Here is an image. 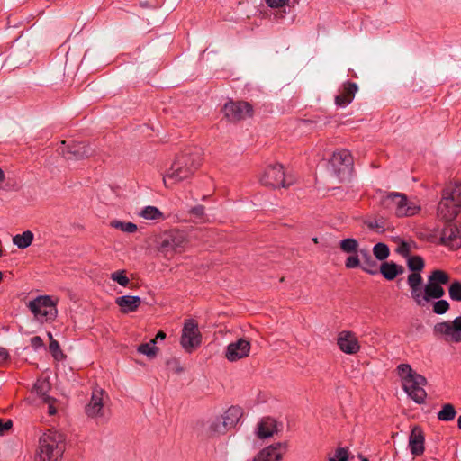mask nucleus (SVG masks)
<instances>
[{
  "instance_id": "53",
  "label": "nucleus",
  "mask_w": 461,
  "mask_h": 461,
  "mask_svg": "<svg viewBox=\"0 0 461 461\" xmlns=\"http://www.w3.org/2000/svg\"><path fill=\"white\" fill-rule=\"evenodd\" d=\"M457 425H458V428L461 429V415L459 416V418L457 420Z\"/></svg>"
},
{
  "instance_id": "28",
  "label": "nucleus",
  "mask_w": 461,
  "mask_h": 461,
  "mask_svg": "<svg viewBox=\"0 0 461 461\" xmlns=\"http://www.w3.org/2000/svg\"><path fill=\"white\" fill-rule=\"evenodd\" d=\"M138 353L153 358L157 356L158 348L156 347V339H151L148 343H142L137 348Z\"/></svg>"
},
{
  "instance_id": "33",
  "label": "nucleus",
  "mask_w": 461,
  "mask_h": 461,
  "mask_svg": "<svg viewBox=\"0 0 461 461\" xmlns=\"http://www.w3.org/2000/svg\"><path fill=\"white\" fill-rule=\"evenodd\" d=\"M110 225L111 227L120 230L121 231L125 233H134L138 230L137 225L131 221H122L114 220L111 221Z\"/></svg>"
},
{
  "instance_id": "58",
  "label": "nucleus",
  "mask_w": 461,
  "mask_h": 461,
  "mask_svg": "<svg viewBox=\"0 0 461 461\" xmlns=\"http://www.w3.org/2000/svg\"><path fill=\"white\" fill-rule=\"evenodd\" d=\"M2 278H3V274H2V272H0V281L2 280Z\"/></svg>"
},
{
  "instance_id": "55",
  "label": "nucleus",
  "mask_w": 461,
  "mask_h": 461,
  "mask_svg": "<svg viewBox=\"0 0 461 461\" xmlns=\"http://www.w3.org/2000/svg\"><path fill=\"white\" fill-rule=\"evenodd\" d=\"M312 241H313V242H315V243H317V242H318L317 238H313V239H312Z\"/></svg>"
},
{
  "instance_id": "15",
  "label": "nucleus",
  "mask_w": 461,
  "mask_h": 461,
  "mask_svg": "<svg viewBox=\"0 0 461 461\" xmlns=\"http://www.w3.org/2000/svg\"><path fill=\"white\" fill-rule=\"evenodd\" d=\"M104 391L100 388L93 390L91 399L86 405V414L92 419H104L105 417V407L104 402Z\"/></svg>"
},
{
  "instance_id": "1",
  "label": "nucleus",
  "mask_w": 461,
  "mask_h": 461,
  "mask_svg": "<svg viewBox=\"0 0 461 461\" xmlns=\"http://www.w3.org/2000/svg\"><path fill=\"white\" fill-rule=\"evenodd\" d=\"M408 267L413 273L407 278L411 289V296L418 306L423 307L430 301L440 299L445 294L442 287L449 281V275L443 270L436 269L428 276L427 284L422 285V276L419 273L424 267V260L420 256H411L407 261Z\"/></svg>"
},
{
  "instance_id": "9",
  "label": "nucleus",
  "mask_w": 461,
  "mask_h": 461,
  "mask_svg": "<svg viewBox=\"0 0 461 461\" xmlns=\"http://www.w3.org/2000/svg\"><path fill=\"white\" fill-rule=\"evenodd\" d=\"M352 166L353 159L349 151L339 149L335 151L329 160L328 170L339 180H343L349 176Z\"/></svg>"
},
{
  "instance_id": "29",
  "label": "nucleus",
  "mask_w": 461,
  "mask_h": 461,
  "mask_svg": "<svg viewBox=\"0 0 461 461\" xmlns=\"http://www.w3.org/2000/svg\"><path fill=\"white\" fill-rule=\"evenodd\" d=\"M50 390V384L46 380H37L33 385L32 392L40 396L43 402H49L50 397L47 395Z\"/></svg>"
},
{
  "instance_id": "46",
  "label": "nucleus",
  "mask_w": 461,
  "mask_h": 461,
  "mask_svg": "<svg viewBox=\"0 0 461 461\" xmlns=\"http://www.w3.org/2000/svg\"><path fill=\"white\" fill-rule=\"evenodd\" d=\"M398 252L402 255H408L410 252V246L406 242H402L398 248Z\"/></svg>"
},
{
  "instance_id": "41",
  "label": "nucleus",
  "mask_w": 461,
  "mask_h": 461,
  "mask_svg": "<svg viewBox=\"0 0 461 461\" xmlns=\"http://www.w3.org/2000/svg\"><path fill=\"white\" fill-rule=\"evenodd\" d=\"M204 212L205 208L203 205H196L189 211V213L197 220H202L204 216Z\"/></svg>"
},
{
  "instance_id": "44",
  "label": "nucleus",
  "mask_w": 461,
  "mask_h": 461,
  "mask_svg": "<svg viewBox=\"0 0 461 461\" xmlns=\"http://www.w3.org/2000/svg\"><path fill=\"white\" fill-rule=\"evenodd\" d=\"M13 426V422L11 420H4L0 419V434L4 435L6 433L9 429H11Z\"/></svg>"
},
{
  "instance_id": "27",
  "label": "nucleus",
  "mask_w": 461,
  "mask_h": 461,
  "mask_svg": "<svg viewBox=\"0 0 461 461\" xmlns=\"http://www.w3.org/2000/svg\"><path fill=\"white\" fill-rule=\"evenodd\" d=\"M380 272L385 279L393 280L402 273V267L393 262H384L380 267Z\"/></svg>"
},
{
  "instance_id": "19",
  "label": "nucleus",
  "mask_w": 461,
  "mask_h": 461,
  "mask_svg": "<svg viewBox=\"0 0 461 461\" xmlns=\"http://www.w3.org/2000/svg\"><path fill=\"white\" fill-rule=\"evenodd\" d=\"M229 429L219 416L211 418L203 427V434L208 438H217L225 435Z\"/></svg>"
},
{
  "instance_id": "7",
  "label": "nucleus",
  "mask_w": 461,
  "mask_h": 461,
  "mask_svg": "<svg viewBox=\"0 0 461 461\" xmlns=\"http://www.w3.org/2000/svg\"><path fill=\"white\" fill-rule=\"evenodd\" d=\"M58 299L50 295H39L27 303L33 319L43 324L53 321L58 315Z\"/></svg>"
},
{
  "instance_id": "31",
  "label": "nucleus",
  "mask_w": 461,
  "mask_h": 461,
  "mask_svg": "<svg viewBox=\"0 0 461 461\" xmlns=\"http://www.w3.org/2000/svg\"><path fill=\"white\" fill-rule=\"evenodd\" d=\"M140 216L144 218L145 220H161L163 219V213L160 210L155 206H146L140 212Z\"/></svg>"
},
{
  "instance_id": "52",
  "label": "nucleus",
  "mask_w": 461,
  "mask_h": 461,
  "mask_svg": "<svg viewBox=\"0 0 461 461\" xmlns=\"http://www.w3.org/2000/svg\"><path fill=\"white\" fill-rule=\"evenodd\" d=\"M47 336H48V338H49L50 341L55 340V339H54V338H53V336H52V333H51V332H48V333H47Z\"/></svg>"
},
{
  "instance_id": "40",
  "label": "nucleus",
  "mask_w": 461,
  "mask_h": 461,
  "mask_svg": "<svg viewBox=\"0 0 461 461\" xmlns=\"http://www.w3.org/2000/svg\"><path fill=\"white\" fill-rule=\"evenodd\" d=\"M359 265H360V259H359L357 253H352L350 256H348L346 258L345 267L347 268H349V269L356 268Z\"/></svg>"
},
{
  "instance_id": "59",
  "label": "nucleus",
  "mask_w": 461,
  "mask_h": 461,
  "mask_svg": "<svg viewBox=\"0 0 461 461\" xmlns=\"http://www.w3.org/2000/svg\"><path fill=\"white\" fill-rule=\"evenodd\" d=\"M2 256V250L0 249V257Z\"/></svg>"
},
{
  "instance_id": "38",
  "label": "nucleus",
  "mask_w": 461,
  "mask_h": 461,
  "mask_svg": "<svg viewBox=\"0 0 461 461\" xmlns=\"http://www.w3.org/2000/svg\"><path fill=\"white\" fill-rule=\"evenodd\" d=\"M348 453L344 447H339L336 449L333 455H330L328 461H348Z\"/></svg>"
},
{
  "instance_id": "51",
  "label": "nucleus",
  "mask_w": 461,
  "mask_h": 461,
  "mask_svg": "<svg viewBox=\"0 0 461 461\" xmlns=\"http://www.w3.org/2000/svg\"><path fill=\"white\" fill-rule=\"evenodd\" d=\"M165 338H166V333L164 331H158L154 339H156V341L158 339L163 340V339H165Z\"/></svg>"
},
{
  "instance_id": "57",
  "label": "nucleus",
  "mask_w": 461,
  "mask_h": 461,
  "mask_svg": "<svg viewBox=\"0 0 461 461\" xmlns=\"http://www.w3.org/2000/svg\"><path fill=\"white\" fill-rule=\"evenodd\" d=\"M366 272L370 273V274H374L373 271H370V270H367V269H365Z\"/></svg>"
},
{
  "instance_id": "16",
  "label": "nucleus",
  "mask_w": 461,
  "mask_h": 461,
  "mask_svg": "<svg viewBox=\"0 0 461 461\" xmlns=\"http://www.w3.org/2000/svg\"><path fill=\"white\" fill-rule=\"evenodd\" d=\"M251 349L250 342L246 339H239L230 343L225 350V357L230 362H236L249 355Z\"/></svg>"
},
{
  "instance_id": "54",
  "label": "nucleus",
  "mask_w": 461,
  "mask_h": 461,
  "mask_svg": "<svg viewBox=\"0 0 461 461\" xmlns=\"http://www.w3.org/2000/svg\"><path fill=\"white\" fill-rule=\"evenodd\" d=\"M292 2L294 5L298 4L299 0H289V3Z\"/></svg>"
},
{
  "instance_id": "4",
  "label": "nucleus",
  "mask_w": 461,
  "mask_h": 461,
  "mask_svg": "<svg viewBox=\"0 0 461 461\" xmlns=\"http://www.w3.org/2000/svg\"><path fill=\"white\" fill-rule=\"evenodd\" d=\"M65 451V436L57 430H48L39 439L35 461H61Z\"/></svg>"
},
{
  "instance_id": "12",
  "label": "nucleus",
  "mask_w": 461,
  "mask_h": 461,
  "mask_svg": "<svg viewBox=\"0 0 461 461\" xmlns=\"http://www.w3.org/2000/svg\"><path fill=\"white\" fill-rule=\"evenodd\" d=\"M336 344L339 349L346 355H357L361 350V343L357 335L348 330L339 331L337 335Z\"/></svg>"
},
{
  "instance_id": "42",
  "label": "nucleus",
  "mask_w": 461,
  "mask_h": 461,
  "mask_svg": "<svg viewBox=\"0 0 461 461\" xmlns=\"http://www.w3.org/2000/svg\"><path fill=\"white\" fill-rule=\"evenodd\" d=\"M265 2L270 8L285 7L289 5V0H265Z\"/></svg>"
},
{
  "instance_id": "30",
  "label": "nucleus",
  "mask_w": 461,
  "mask_h": 461,
  "mask_svg": "<svg viewBox=\"0 0 461 461\" xmlns=\"http://www.w3.org/2000/svg\"><path fill=\"white\" fill-rule=\"evenodd\" d=\"M456 411L454 405L451 403H446L442 406V409L438 412L437 418L441 421H450L455 419Z\"/></svg>"
},
{
  "instance_id": "11",
  "label": "nucleus",
  "mask_w": 461,
  "mask_h": 461,
  "mask_svg": "<svg viewBox=\"0 0 461 461\" xmlns=\"http://www.w3.org/2000/svg\"><path fill=\"white\" fill-rule=\"evenodd\" d=\"M259 182L272 188L285 187L290 185L285 178L283 166L278 163L268 165L260 174Z\"/></svg>"
},
{
  "instance_id": "24",
  "label": "nucleus",
  "mask_w": 461,
  "mask_h": 461,
  "mask_svg": "<svg viewBox=\"0 0 461 461\" xmlns=\"http://www.w3.org/2000/svg\"><path fill=\"white\" fill-rule=\"evenodd\" d=\"M243 416V410L240 406H230L220 417L230 430L240 422Z\"/></svg>"
},
{
  "instance_id": "13",
  "label": "nucleus",
  "mask_w": 461,
  "mask_h": 461,
  "mask_svg": "<svg viewBox=\"0 0 461 461\" xmlns=\"http://www.w3.org/2000/svg\"><path fill=\"white\" fill-rule=\"evenodd\" d=\"M180 343L186 352H192L201 344V334L194 321L189 320L185 323Z\"/></svg>"
},
{
  "instance_id": "34",
  "label": "nucleus",
  "mask_w": 461,
  "mask_h": 461,
  "mask_svg": "<svg viewBox=\"0 0 461 461\" xmlns=\"http://www.w3.org/2000/svg\"><path fill=\"white\" fill-rule=\"evenodd\" d=\"M373 253L378 260H384L389 256V248L384 243H377L373 248Z\"/></svg>"
},
{
  "instance_id": "48",
  "label": "nucleus",
  "mask_w": 461,
  "mask_h": 461,
  "mask_svg": "<svg viewBox=\"0 0 461 461\" xmlns=\"http://www.w3.org/2000/svg\"><path fill=\"white\" fill-rule=\"evenodd\" d=\"M53 399L50 397V400L49 402H45L46 403L49 404V407H48V412L50 415H53L56 413V408L54 407L53 405Z\"/></svg>"
},
{
  "instance_id": "37",
  "label": "nucleus",
  "mask_w": 461,
  "mask_h": 461,
  "mask_svg": "<svg viewBox=\"0 0 461 461\" xmlns=\"http://www.w3.org/2000/svg\"><path fill=\"white\" fill-rule=\"evenodd\" d=\"M49 348L55 360L60 361L64 359L65 355L60 349L59 343L57 340L50 341Z\"/></svg>"
},
{
  "instance_id": "25",
  "label": "nucleus",
  "mask_w": 461,
  "mask_h": 461,
  "mask_svg": "<svg viewBox=\"0 0 461 461\" xmlns=\"http://www.w3.org/2000/svg\"><path fill=\"white\" fill-rule=\"evenodd\" d=\"M276 424L272 419L267 418L261 420L257 425L256 435L260 439H265L272 437L276 433Z\"/></svg>"
},
{
  "instance_id": "6",
  "label": "nucleus",
  "mask_w": 461,
  "mask_h": 461,
  "mask_svg": "<svg viewBox=\"0 0 461 461\" xmlns=\"http://www.w3.org/2000/svg\"><path fill=\"white\" fill-rule=\"evenodd\" d=\"M187 246L188 238L186 233L176 229L163 233L158 240V252L167 259L184 253Z\"/></svg>"
},
{
  "instance_id": "3",
  "label": "nucleus",
  "mask_w": 461,
  "mask_h": 461,
  "mask_svg": "<svg viewBox=\"0 0 461 461\" xmlns=\"http://www.w3.org/2000/svg\"><path fill=\"white\" fill-rule=\"evenodd\" d=\"M397 371L402 388L408 396L418 404L424 403L427 397L424 389L427 384L426 378L416 373L409 364H400Z\"/></svg>"
},
{
  "instance_id": "5",
  "label": "nucleus",
  "mask_w": 461,
  "mask_h": 461,
  "mask_svg": "<svg viewBox=\"0 0 461 461\" xmlns=\"http://www.w3.org/2000/svg\"><path fill=\"white\" fill-rule=\"evenodd\" d=\"M461 210V184L450 183L442 191L441 199L438 204L437 216L440 220L450 221Z\"/></svg>"
},
{
  "instance_id": "43",
  "label": "nucleus",
  "mask_w": 461,
  "mask_h": 461,
  "mask_svg": "<svg viewBox=\"0 0 461 461\" xmlns=\"http://www.w3.org/2000/svg\"><path fill=\"white\" fill-rule=\"evenodd\" d=\"M30 344L34 350H39L44 347L43 340L40 336H34L31 338Z\"/></svg>"
},
{
  "instance_id": "39",
  "label": "nucleus",
  "mask_w": 461,
  "mask_h": 461,
  "mask_svg": "<svg viewBox=\"0 0 461 461\" xmlns=\"http://www.w3.org/2000/svg\"><path fill=\"white\" fill-rule=\"evenodd\" d=\"M449 309V303L446 300H438L433 303V312L436 314L441 315L446 313Z\"/></svg>"
},
{
  "instance_id": "50",
  "label": "nucleus",
  "mask_w": 461,
  "mask_h": 461,
  "mask_svg": "<svg viewBox=\"0 0 461 461\" xmlns=\"http://www.w3.org/2000/svg\"><path fill=\"white\" fill-rule=\"evenodd\" d=\"M5 180V175L4 171L0 168V190L3 187V184H4Z\"/></svg>"
},
{
  "instance_id": "21",
  "label": "nucleus",
  "mask_w": 461,
  "mask_h": 461,
  "mask_svg": "<svg viewBox=\"0 0 461 461\" xmlns=\"http://www.w3.org/2000/svg\"><path fill=\"white\" fill-rule=\"evenodd\" d=\"M424 443L425 437L422 429L418 426L413 427L409 437L411 453L413 456H421L425 450Z\"/></svg>"
},
{
  "instance_id": "23",
  "label": "nucleus",
  "mask_w": 461,
  "mask_h": 461,
  "mask_svg": "<svg viewBox=\"0 0 461 461\" xmlns=\"http://www.w3.org/2000/svg\"><path fill=\"white\" fill-rule=\"evenodd\" d=\"M115 303L120 307L122 313L133 312L141 304V298L139 296L123 295L117 297Z\"/></svg>"
},
{
  "instance_id": "26",
  "label": "nucleus",
  "mask_w": 461,
  "mask_h": 461,
  "mask_svg": "<svg viewBox=\"0 0 461 461\" xmlns=\"http://www.w3.org/2000/svg\"><path fill=\"white\" fill-rule=\"evenodd\" d=\"M34 240L32 231L27 230L21 234H16L13 237L12 241L20 249H24L30 247Z\"/></svg>"
},
{
  "instance_id": "35",
  "label": "nucleus",
  "mask_w": 461,
  "mask_h": 461,
  "mask_svg": "<svg viewBox=\"0 0 461 461\" xmlns=\"http://www.w3.org/2000/svg\"><path fill=\"white\" fill-rule=\"evenodd\" d=\"M110 278L123 287H126L130 284V279L127 276L125 270L113 272Z\"/></svg>"
},
{
  "instance_id": "47",
  "label": "nucleus",
  "mask_w": 461,
  "mask_h": 461,
  "mask_svg": "<svg viewBox=\"0 0 461 461\" xmlns=\"http://www.w3.org/2000/svg\"><path fill=\"white\" fill-rule=\"evenodd\" d=\"M357 255H358V257L361 256L362 258L367 262L371 260V256L367 249H357Z\"/></svg>"
},
{
  "instance_id": "49",
  "label": "nucleus",
  "mask_w": 461,
  "mask_h": 461,
  "mask_svg": "<svg viewBox=\"0 0 461 461\" xmlns=\"http://www.w3.org/2000/svg\"><path fill=\"white\" fill-rule=\"evenodd\" d=\"M9 357V353L6 348L0 347V358L6 360Z\"/></svg>"
},
{
  "instance_id": "18",
  "label": "nucleus",
  "mask_w": 461,
  "mask_h": 461,
  "mask_svg": "<svg viewBox=\"0 0 461 461\" xmlns=\"http://www.w3.org/2000/svg\"><path fill=\"white\" fill-rule=\"evenodd\" d=\"M439 244L456 250L461 248V224L460 227L447 225L441 230Z\"/></svg>"
},
{
  "instance_id": "32",
  "label": "nucleus",
  "mask_w": 461,
  "mask_h": 461,
  "mask_svg": "<svg viewBox=\"0 0 461 461\" xmlns=\"http://www.w3.org/2000/svg\"><path fill=\"white\" fill-rule=\"evenodd\" d=\"M358 247V241L354 238H347L339 241L340 249L347 254L357 253Z\"/></svg>"
},
{
  "instance_id": "14",
  "label": "nucleus",
  "mask_w": 461,
  "mask_h": 461,
  "mask_svg": "<svg viewBox=\"0 0 461 461\" xmlns=\"http://www.w3.org/2000/svg\"><path fill=\"white\" fill-rule=\"evenodd\" d=\"M224 115L229 121L238 122L245 120L252 116L253 109L252 106L243 101L227 102L223 107Z\"/></svg>"
},
{
  "instance_id": "36",
  "label": "nucleus",
  "mask_w": 461,
  "mask_h": 461,
  "mask_svg": "<svg viewBox=\"0 0 461 461\" xmlns=\"http://www.w3.org/2000/svg\"><path fill=\"white\" fill-rule=\"evenodd\" d=\"M449 297L453 301L461 302V282H453L448 289Z\"/></svg>"
},
{
  "instance_id": "56",
  "label": "nucleus",
  "mask_w": 461,
  "mask_h": 461,
  "mask_svg": "<svg viewBox=\"0 0 461 461\" xmlns=\"http://www.w3.org/2000/svg\"><path fill=\"white\" fill-rule=\"evenodd\" d=\"M361 461H368V459H367V458H366V457H362V458H361Z\"/></svg>"
},
{
  "instance_id": "22",
  "label": "nucleus",
  "mask_w": 461,
  "mask_h": 461,
  "mask_svg": "<svg viewBox=\"0 0 461 461\" xmlns=\"http://www.w3.org/2000/svg\"><path fill=\"white\" fill-rule=\"evenodd\" d=\"M357 90L358 87L356 83L346 82L343 85L340 93L335 97L336 105L339 107L348 106L354 99V96Z\"/></svg>"
},
{
  "instance_id": "10",
  "label": "nucleus",
  "mask_w": 461,
  "mask_h": 461,
  "mask_svg": "<svg viewBox=\"0 0 461 461\" xmlns=\"http://www.w3.org/2000/svg\"><path fill=\"white\" fill-rule=\"evenodd\" d=\"M433 333L451 343L461 342V316L453 321L438 322L433 327Z\"/></svg>"
},
{
  "instance_id": "8",
  "label": "nucleus",
  "mask_w": 461,
  "mask_h": 461,
  "mask_svg": "<svg viewBox=\"0 0 461 461\" xmlns=\"http://www.w3.org/2000/svg\"><path fill=\"white\" fill-rule=\"evenodd\" d=\"M385 208L393 211L397 217H410L417 214L420 210V204L409 199L404 194L392 192L383 200Z\"/></svg>"
},
{
  "instance_id": "45",
  "label": "nucleus",
  "mask_w": 461,
  "mask_h": 461,
  "mask_svg": "<svg viewBox=\"0 0 461 461\" xmlns=\"http://www.w3.org/2000/svg\"><path fill=\"white\" fill-rule=\"evenodd\" d=\"M156 11L152 10L149 12V17L146 18V22L140 24V26H157L155 23L150 21V18H153L156 14Z\"/></svg>"
},
{
  "instance_id": "17",
  "label": "nucleus",
  "mask_w": 461,
  "mask_h": 461,
  "mask_svg": "<svg viewBox=\"0 0 461 461\" xmlns=\"http://www.w3.org/2000/svg\"><path fill=\"white\" fill-rule=\"evenodd\" d=\"M286 452L287 443L277 442L259 451L253 461H281Z\"/></svg>"
},
{
  "instance_id": "20",
  "label": "nucleus",
  "mask_w": 461,
  "mask_h": 461,
  "mask_svg": "<svg viewBox=\"0 0 461 461\" xmlns=\"http://www.w3.org/2000/svg\"><path fill=\"white\" fill-rule=\"evenodd\" d=\"M59 150L68 158H71L73 157L76 159H80L92 154V149L84 143H76L71 146H66V142L62 141Z\"/></svg>"
},
{
  "instance_id": "2",
  "label": "nucleus",
  "mask_w": 461,
  "mask_h": 461,
  "mask_svg": "<svg viewBox=\"0 0 461 461\" xmlns=\"http://www.w3.org/2000/svg\"><path fill=\"white\" fill-rule=\"evenodd\" d=\"M201 152L198 149H187L177 155L164 174L165 186L171 188L192 176L201 166Z\"/></svg>"
}]
</instances>
